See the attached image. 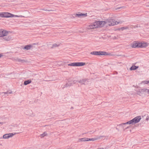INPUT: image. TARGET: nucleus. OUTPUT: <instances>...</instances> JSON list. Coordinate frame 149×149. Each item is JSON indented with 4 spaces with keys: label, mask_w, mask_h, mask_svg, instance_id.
<instances>
[{
    "label": "nucleus",
    "mask_w": 149,
    "mask_h": 149,
    "mask_svg": "<svg viewBox=\"0 0 149 149\" xmlns=\"http://www.w3.org/2000/svg\"><path fill=\"white\" fill-rule=\"evenodd\" d=\"M90 54L92 55H107L109 54V53L103 51H93L91 52Z\"/></svg>",
    "instance_id": "nucleus-1"
},
{
    "label": "nucleus",
    "mask_w": 149,
    "mask_h": 149,
    "mask_svg": "<svg viewBox=\"0 0 149 149\" xmlns=\"http://www.w3.org/2000/svg\"><path fill=\"white\" fill-rule=\"evenodd\" d=\"M67 81L66 82V84H65L62 85L61 87L62 89H64L65 88H67L68 87L70 86L73 84V83L72 82V80L70 79L67 80Z\"/></svg>",
    "instance_id": "nucleus-2"
},
{
    "label": "nucleus",
    "mask_w": 149,
    "mask_h": 149,
    "mask_svg": "<svg viewBox=\"0 0 149 149\" xmlns=\"http://www.w3.org/2000/svg\"><path fill=\"white\" fill-rule=\"evenodd\" d=\"M108 22L109 23L108 24V25L109 26H113L117 24L118 23H122V21L121 22H118L117 21L115 20L114 19H110L108 20Z\"/></svg>",
    "instance_id": "nucleus-3"
},
{
    "label": "nucleus",
    "mask_w": 149,
    "mask_h": 149,
    "mask_svg": "<svg viewBox=\"0 0 149 149\" xmlns=\"http://www.w3.org/2000/svg\"><path fill=\"white\" fill-rule=\"evenodd\" d=\"M141 42L134 41L132 45V48L141 47Z\"/></svg>",
    "instance_id": "nucleus-4"
},
{
    "label": "nucleus",
    "mask_w": 149,
    "mask_h": 149,
    "mask_svg": "<svg viewBox=\"0 0 149 149\" xmlns=\"http://www.w3.org/2000/svg\"><path fill=\"white\" fill-rule=\"evenodd\" d=\"M8 33V32L2 29H0V37L6 36Z\"/></svg>",
    "instance_id": "nucleus-5"
},
{
    "label": "nucleus",
    "mask_w": 149,
    "mask_h": 149,
    "mask_svg": "<svg viewBox=\"0 0 149 149\" xmlns=\"http://www.w3.org/2000/svg\"><path fill=\"white\" fill-rule=\"evenodd\" d=\"M96 22L97 26H99L100 27H102L106 24V22L105 21H97Z\"/></svg>",
    "instance_id": "nucleus-6"
},
{
    "label": "nucleus",
    "mask_w": 149,
    "mask_h": 149,
    "mask_svg": "<svg viewBox=\"0 0 149 149\" xmlns=\"http://www.w3.org/2000/svg\"><path fill=\"white\" fill-rule=\"evenodd\" d=\"M86 64L85 63L75 62L74 63V66H81L84 65Z\"/></svg>",
    "instance_id": "nucleus-7"
},
{
    "label": "nucleus",
    "mask_w": 149,
    "mask_h": 149,
    "mask_svg": "<svg viewBox=\"0 0 149 149\" xmlns=\"http://www.w3.org/2000/svg\"><path fill=\"white\" fill-rule=\"evenodd\" d=\"M134 124L137 123L139 122L141 119V117L140 116H138L134 118L133 119Z\"/></svg>",
    "instance_id": "nucleus-8"
},
{
    "label": "nucleus",
    "mask_w": 149,
    "mask_h": 149,
    "mask_svg": "<svg viewBox=\"0 0 149 149\" xmlns=\"http://www.w3.org/2000/svg\"><path fill=\"white\" fill-rule=\"evenodd\" d=\"M1 17H9V13H1Z\"/></svg>",
    "instance_id": "nucleus-9"
},
{
    "label": "nucleus",
    "mask_w": 149,
    "mask_h": 149,
    "mask_svg": "<svg viewBox=\"0 0 149 149\" xmlns=\"http://www.w3.org/2000/svg\"><path fill=\"white\" fill-rule=\"evenodd\" d=\"M97 27V26L96 24V22H95V23H94V24L93 25H90L89 26L88 28V29H94L95 28Z\"/></svg>",
    "instance_id": "nucleus-10"
},
{
    "label": "nucleus",
    "mask_w": 149,
    "mask_h": 149,
    "mask_svg": "<svg viewBox=\"0 0 149 149\" xmlns=\"http://www.w3.org/2000/svg\"><path fill=\"white\" fill-rule=\"evenodd\" d=\"M105 136H100L98 137L97 138H91V139H89L88 138V141H94L96 140H97L98 139H100L101 137H104Z\"/></svg>",
    "instance_id": "nucleus-11"
},
{
    "label": "nucleus",
    "mask_w": 149,
    "mask_h": 149,
    "mask_svg": "<svg viewBox=\"0 0 149 149\" xmlns=\"http://www.w3.org/2000/svg\"><path fill=\"white\" fill-rule=\"evenodd\" d=\"M87 79H82L78 81L79 83H81V84H85V82L87 81Z\"/></svg>",
    "instance_id": "nucleus-12"
},
{
    "label": "nucleus",
    "mask_w": 149,
    "mask_h": 149,
    "mask_svg": "<svg viewBox=\"0 0 149 149\" xmlns=\"http://www.w3.org/2000/svg\"><path fill=\"white\" fill-rule=\"evenodd\" d=\"M32 47V45H29L25 46L23 48L24 49L29 50Z\"/></svg>",
    "instance_id": "nucleus-13"
},
{
    "label": "nucleus",
    "mask_w": 149,
    "mask_h": 149,
    "mask_svg": "<svg viewBox=\"0 0 149 149\" xmlns=\"http://www.w3.org/2000/svg\"><path fill=\"white\" fill-rule=\"evenodd\" d=\"M31 82V81L30 79L25 80L24 81V85H26L30 84Z\"/></svg>",
    "instance_id": "nucleus-14"
},
{
    "label": "nucleus",
    "mask_w": 149,
    "mask_h": 149,
    "mask_svg": "<svg viewBox=\"0 0 149 149\" xmlns=\"http://www.w3.org/2000/svg\"><path fill=\"white\" fill-rule=\"evenodd\" d=\"M75 15L77 16L78 17H82L83 16H87V13H86L85 14H83L82 13H81L80 14H77Z\"/></svg>",
    "instance_id": "nucleus-15"
},
{
    "label": "nucleus",
    "mask_w": 149,
    "mask_h": 149,
    "mask_svg": "<svg viewBox=\"0 0 149 149\" xmlns=\"http://www.w3.org/2000/svg\"><path fill=\"white\" fill-rule=\"evenodd\" d=\"M16 61H17L19 62H21L22 63L26 62V61L24 59H19L18 58H16V59H15Z\"/></svg>",
    "instance_id": "nucleus-16"
},
{
    "label": "nucleus",
    "mask_w": 149,
    "mask_h": 149,
    "mask_svg": "<svg viewBox=\"0 0 149 149\" xmlns=\"http://www.w3.org/2000/svg\"><path fill=\"white\" fill-rule=\"evenodd\" d=\"M79 141H88V138H84L81 139H79Z\"/></svg>",
    "instance_id": "nucleus-17"
},
{
    "label": "nucleus",
    "mask_w": 149,
    "mask_h": 149,
    "mask_svg": "<svg viewBox=\"0 0 149 149\" xmlns=\"http://www.w3.org/2000/svg\"><path fill=\"white\" fill-rule=\"evenodd\" d=\"M139 67L135 65H132L130 68V70H136Z\"/></svg>",
    "instance_id": "nucleus-18"
},
{
    "label": "nucleus",
    "mask_w": 149,
    "mask_h": 149,
    "mask_svg": "<svg viewBox=\"0 0 149 149\" xmlns=\"http://www.w3.org/2000/svg\"><path fill=\"white\" fill-rule=\"evenodd\" d=\"M141 47H146L148 46L147 43L146 42H141Z\"/></svg>",
    "instance_id": "nucleus-19"
},
{
    "label": "nucleus",
    "mask_w": 149,
    "mask_h": 149,
    "mask_svg": "<svg viewBox=\"0 0 149 149\" xmlns=\"http://www.w3.org/2000/svg\"><path fill=\"white\" fill-rule=\"evenodd\" d=\"M3 138L4 139H7L9 138V134H6L4 135L3 136Z\"/></svg>",
    "instance_id": "nucleus-20"
},
{
    "label": "nucleus",
    "mask_w": 149,
    "mask_h": 149,
    "mask_svg": "<svg viewBox=\"0 0 149 149\" xmlns=\"http://www.w3.org/2000/svg\"><path fill=\"white\" fill-rule=\"evenodd\" d=\"M19 16L13 15L12 14L10 13V17H19Z\"/></svg>",
    "instance_id": "nucleus-21"
},
{
    "label": "nucleus",
    "mask_w": 149,
    "mask_h": 149,
    "mask_svg": "<svg viewBox=\"0 0 149 149\" xmlns=\"http://www.w3.org/2000/svg\"><path fill=\"white\" fill-rule=\"evenodd\" d=\"M59 45H58L57 44L55 43L53 44L52 46V48H54V47H57L59 46Z\"/></svg>",
    "instance_id": "nucleus-22"
},
{
    "label": "nucleus",
    "mask_w": 149,
    "mask_h": 149,
    "mask_svg": "<svg viewBox=\"0 0 149 149\" xmlns=\"http://www.w3.org/2000/svg\"><path fill=\"white\" fill-rule=\"evenodd\" d=\"M19 132H15L14 133H10V137H12L13 135H15L16 134L19 133Z\"/></svg>",
    "instance_id": "nucleus-23"
},
{
    "label": "nucleus",
    "mask_w": 149,
    "mask_h": 149,
    "mask_svg": "<svg viewBox=\"0 0 149 149\" xmlns=\"http://www.w3.org/2000/svg\"><path fill=\"white\" fill-rule=\"evenodd\" d=\"M147 88H143L141 89V90L139 91V92L141 93V92H147Z\"/></svg>",
    "instance_id": "nucleus-24"
},
{
    "label": "nucleus",
    "mask_w": 149,
    "mask_h": 149,
    "mask_svg": "<svg viewBox=\"0 0 149 149\" xmlns=\"http://www.w3.org/2000/svg\"><path fill=\"white\" fill-rule=\"evenodd\" d=\"M129 121L130 124H134V120L133 119L132 120Z\"/></svg>",
    "instance_id": "nucleus-25"
},
{
    "label": "nucleus",
    "mask_w": 149,
    "mask_h": 149,
    "mask_svg": "<svg viewBox=\"0 0 149 149\" xmlns=\"http://www.w3.org/2000/svg\"><path fill=\"white\" fill-rule=\"evenodd\" d=\"M128 29V27H127V26H124V27H122V28H121V29L122 30H123L124 29Z\"/></svg>",
    "instance_id": "nucleus-26"
},
{
    "label": "nucleus",
    "mask_w": 149,
    "mask_h": 149,
    "mask_svg": "<svg viewBox=\"0 0 149 149\" xmlns=\"http://www.w3.org/2000/svg\"><path fill=\"white\" fill-rule=\"evenodd\" d=\"M47 134V133L45 132L42 134H41L40 135L42 137H43L45 136H46Z\"/></svg>",
    "instance_id": "nucleus-27"
},
{
    "label": "nucleus",
    "mask_w": 149,
    "mask_h": 149,
    "mask_svg": "<svg viewBox=\"0 0 149 149\" xmlns=\"http://www.w3.org/2000/svg\"><path fill=\"white\" fill-rule=\"evenodd\" d=\"M125 124H130L129 121H128L127 122L125 123H123L122 124H121L120 125H125Z\"/></svg>",
    "instance_id": "nucleus-28"
},
{
    "label": "nucleus",
    "mask_w": 149,
    "mask_h": 149,
    "mask_svg": "<svg viewBox=\"0 0 149 149\" xmlns=\"http://www.w3.org/2000/svg\"><path fill=\"white\" fill-rule=\"evenodd\" d=\"M143 82L144 83V84H147L149 83V81H143Z\"/></svg>",
    "instance_id": "nucleus-29"
},
{
    "label": "nucleus",
    "mask_w": 149,
    "mask_h": 149,
    "mask_svg": "<svg viewBox=\"0 0 149 149\" xmlns=\"http://www.w3.org/2000/svg\"><path fill=\"white\" fill-rule=\"evenodd\" d=\"M68 66H74V63H72L70 64H68Z\"/></svg>",
    "instance_id": "nucleus-30"
},
{
    "label": "nucleus",
    "mask_w": 149,
    "mask_h": 149,
    "mask_svg": "<svg viewBox=\"0 0 149 149\" xmlns=\"http://www.w3.org/2000/svg\"><path fill=\"white\" fill-rule=\"evenodd\" d=\"M78 81H76V80H72V82L73 83V84H75L76 83V82H77Z\"/></svg>",
    "instance_id": "nucleus-31"
},
{
    "label": "nucleus",
    "mask_w": 149,
    "mask_h": 149,
    "mask_svg": "<svg viewBox=\"0 0 149 149\" xmlns=\"http://www.w3.org/2000/svg\"><path fill=\"white\" fill-rule=\"evenodd\" d=\"M42 10H45V11H52V10H47V9H46V10L42 9Z\"/></svg>",
    "instance_id": "nucleus-32"
},
{
    "label": "nucleus",
    "mask_w": 149,
    "mask_h": 149,
    "mask_svg": "<svg viewBox=\"0 0 149 149\" xmlns=\"http://www.w3.org/2000/svg\"><path fill=\"white\" fill-rule=\"evenodd\" d=\"M148 94H149V89H147V92Z\"/></svg>",
    "instance_id": "nucleus-33"
},
{
    "label": "nucleus",
    "mask_w": 149,
    "mask_h": 149,
    "mask_svg": "<svg viewBox=\"0 0 149 149\" xmlns=\"http://www.w3.org/2000/svg\"><path fill=\"white\" fill-rule=\"evenodd\" d=\"M3 56V55H2L1 54H0V58H1V57H2Z\"/></svg>",
    "instance_id": "nucleus-34"
},
{
    "label": "nucleus",
    "mask_w": 149,
    "mask_h": 149,
    "mask_svg": "<svg viewBox=\"0 0 149 149\" xmlns=\"http://www.w3.org/2000/svg\"><path fill=\"white\" fill-rule=\"evenodd\" d=\"M122 7H119V8H117V9H120V8H122Z\"/></svg>",
    "instance_id": "nucleus-35"
},
{
    "label": "nucleus",
    "mask_w": 149,
    "mask_h": 149,
    "mask_svg": "<svg viewBox=\"0 0 149 149\" xmlns=\"http://www.w3.org/2000/svg\"><path fill=\"white\" fill-rule=\"evenodd\" d=\"M73 109V107H72L71 108V109Z\"/></svg>",
    "instance_id": "nucleus-36"
},
{
    "label": "nucleus",
    "mask_w": 149,
    "mask_h": 149,
    "mask_svg": "<svg viewBox=\"0 0 149 149\" xmlns=\"http://www.w3.org/2000/svg\"><path fill=\"white\" fill-rule=\"evenodd\" d=\"M1 13H0V16L1 17Z\"/></svg>",
    "instance_id": "nucleus-37"
},
{
    "label": "nucleus",
    "mask_w": 149,
    "mask_h": 149,
    "mask_svg": "<svg viewBox=\"0 0 149 149\" xmlns=\"http://www.w3.org/2000/svg\"><path fill=\"white\" fill-rule=\"evenodd\" d=\"M12 93V92H10V94H11Z\"/></svg>",
    "instance_id": "nucleus-38"
},
{
    "label": "nucleus",
    "mask_w": 149,
    "mask_h": 149,
    "mask_svg": "<svg viewBox=\"0 0 149 149\" xmlns=\"http://www.w3.org/2000/svg\"><path fill=\"white\" fill-rule=\"evenodd\" d=\"M128 128V127H127V128H125V129H127V128Z\"/></svg>",
    "instance_id": "nucleus-39"
},
{
    "label": "nucleus",
    "mask_w": 149,
    "mask_h": 149,
    "mask_svg": "<svg viewBox=\"0 0 149 149\" xmlns=\"http://www.w3.org/2000/svg\"><path fill=\"white\" fill-rule=\"evenodd\" d=\"M116 129L117 130H118V128L117 127H116Z\"/></svg>",
    "instance_id": "nucleus-40"
},
{
    "label": "nucleus",
    "mask_w": 149,
    "mask_h": 149,
    "mask_svg": "<svg viewBox=\"0 0 149 149\" xmlns=\"http://www.w3.org/2000/svg\"><path fill=\"white\" fill-rule=\"evenodd\" d=\"M147 6H149V5H147Z\"/></svg>",
    "instance_id": "nucleus-41"
},
{
    "label": "nucleus",
    "mask_w": 149,
    "mask_h": 149,
    "mask_svg": "<svg viewBox=\"0 0 149 149\" xmlns=\"http://www.w3.org/2000/svg\"><path fill=\"white\" fill-rule=\"evenodd\" d=\"M2 123L1 122H0V124H1Z\"/></svg>",
    "instance_id": "nucleus-42"
},
{
    "label": "nucleus",
    "mask_w": 149,
    "mask_h": 149,
    "mask_svg": "<svg viewBox=\"0 0 149 149\" xmlns=\"http://www.w3.org/2000/svg\"><path fill=\"white\" fill-rule=\"evenodd\" d=\"M12 74V73H10V74Z\"/></svg>",
    "instance_id": "nucleus-43"
},
{
    "label": "nucleus",
    "mask_w": 149,
    "mask_h": 149,
    "mask_svg": "<svg viewBox=\"0 0 149 149\" xmlns=\"http://www.w3.org/2000/svg\"><path fill=\"white\" fill-rule=\"evenodd\" d=\"M146 120H148V119L146 118Z\"/></svg>",
    "instance_id": "nucleus-44"
},
{
    "label": "nucleus",
    "mask_w": 149,
    "mask_h": 149,
    "mask_svg": "<svg viewBox=\"0 0 149 149\" xmlns=\"http://www.w3.org/2000/svg\"><path fill=\"white\" fill-rule=\"evenodd\" d=\"M11 78H14L12 77Z\"/></svg>",
    "instance_id": "nucleus-45"
}]
</instances>
